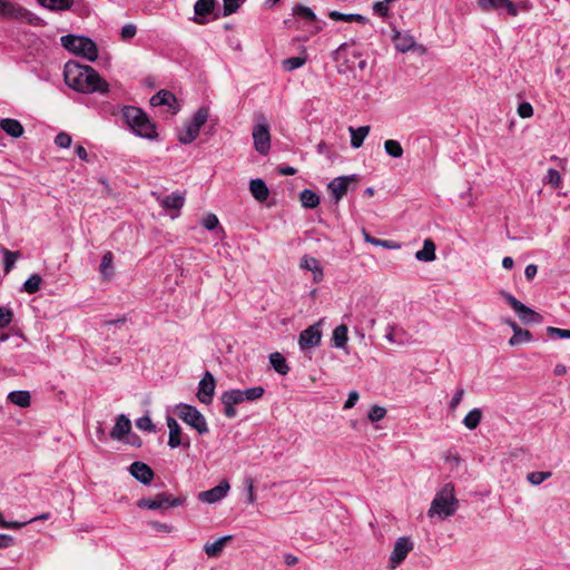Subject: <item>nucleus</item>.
<instances>
[{"label": "nucleus", "instance_id": "obj_27", "mask_svg": "<svg viewBox=\"0 0 570 570\" xmlns=\"http://www.w3.org/2000/svg\"><path fill=\"white\" fill-rule=\"evenodd\" d=\"M233 539V535H224L216 541L204 546V551L209 558H217L220 556L225 544Z\"/></svg>", "mask_w": 570, "mask_h": 570}, {"label": "nucleus", "instance_id": "obj_36", "mask_svg": "<svg viewBox=\"0 0 570 570\" xmlns=\"http://www.w3.org/2000/svg\"><path fill=\"white\" fill-rule=\"evenodd\" d=\"M482 420V411L479 407H474L468 412L462 423L469 430H475Z\"/></svg>", "mask_w": 570, "mask_h": 570}, {"label": "nucleus", "instance_id": "obj_2", "mask_svg": "<svg viewBox=\"0 0 570 570\" xmlns=\"http://www.w3.org/2000/svg\"><path fill=\"white\" fill-rule=\"evenodd\" d=\"M121 117L135 136L147 140L158 138L156 122L141 108L131 105L124 106Z\"/></svg>", "mask_w": 570, "mask_h": 570}, {"label": "nucleus", "instance_id": "obj_25", "mask_svg": "<svg viewBox=\"0 0 570 570\" xmlns=\"http://www.w3.org/2000/svg\"><path fill=\"white\" fill-rule=\"evenodd\" d=\"M22 9L23 7L16 2L0 0V16L2 18L19 20Z\"/></svg>", "mask_w": 570, "mask_h": 570}, {"label": "nucleus", "instance_id": "obj_35", "mask_svg": "<svg viewBox=\"0 0 570 570\" xmlns=\"http://www.w3.org/2000/svg\"><path fill=\"white\" fill-rule=\"evenodd\" d=\"M348 328L345 324H341L336 326L333 331V344L337 348H344L346 346L348 336H347Z\"/></svg>", "mask_w": 570, "mask_h": 570}, {"label": "nucleus", "instance_id": "obj_53", "mask_svg": "<svg viewBox=\"0 0 570 570\" xmlns=\"http://www.w3.org/2000/svg\"><path fill=\"white\" fill-rule=\"evenodd\" d=\"M386 415V409L383 406H380L377 404H374L371 406L367 417L371 422H377L384 419Z\"/></svg>", "mask_w": 570, "mask_h": 570}, {"label": "nucleus", "instance_id": "obj_1", "mask_svg": "<svg viewBox=\"0 0 570 570\" xmlns=\"http://www.w3.org/2000/svg\"><path fill=\"white\" fill-rule=\"evenodd\" d=\"M66 85L75 91L82 94H108L109 85L89 65H82L76 60H69L63 68Z\"/></svg>", "mask_w": 570, "mask_h": 570}, {"label": "nucleus", "instance_id": "obj_60", "mask_svg": "<svg viewBox=\"0 0 570 570\" xmlns=\"http://www.w3.org/2000/svg\"><path fill=\"white\" fill-rule=\"evenodd\" d=\"M218 224L219 220L215 214H207L202 220V225L207 230H214L218 226Z\"/></svg>", "mask_w": 570, "mask_h": 570}, {"label": "nucleus", "instance_id": "obj_38", "mask_svg": "<svg viewBox=\"0 0 570 570\" xmlns=\"http://www.w3.org/2000/svg\"><path fill=\"white\" fill-rule=\"evenodd\" d=\"M533 340V336L530 331L523 330L521 327H517L513 331V335L509 340V344L511 346L519 345L521 343H529Z\"/></svg>", "mask_w": 570, "mask_h": 570}, {"label": "nucleus", "instance_id": "obj_8", "mask_svg": "<svg viewBox=\"0 0 570 570\" xmlns=\"http://www.w3.org/2000/svg\"><path fill=\"white\" fill-rule=\"evenodd\" d=\"M252 136L255 150L259 155L266 156L271 149V134L269 125L263 116H261V121L253 127Z\"/></svg>", "mask_w": 570, "mask_h": 570}, {"label": "nucleus", "instance_id": "obj_51", "mask_svg": "<svg viewBox=\"0 0 570 570\" xmlns=\"http://www.w3.org/2000/svg\"><path fill=\"white\" fill-rule=\"evenodd\" d=\"M306 62L304 57H289L283 60V68L286 71H293L303 67Z\"/></svg>", "mask_w": 570, "mask_h": 570}, {"label": "nucleus", "instance_id": "obj_22", "mask_svg": "<svg viewBox=\"0 0 570 570\" xmlns=\"http://www.w3.org/2000/svg\"><path fill=\"white\" fill-rule=\"evenodd\" d=\"M392 39L395 42V49L400 52H406L415 46V40L411 35L402 33L395 28L393 29Z\"/></svg>", "mask_w": 570, "mask_h": 570}, {"label": "nucleus", "instance_id": "obj_37", "mask_svg": "<svg viewBox=\"0 0 570 570\" xmlns=\"http://www.w3.org/2000/svg\"><path fill=\"white\" fill-rule=\"evenodd\" d=\"M42 277L39 274H31L27 281L22 284L20 292L28 294H35L40 289Z\"/></svg>", "mask_w": 570, "mask_h": 570}, {"label": "nucleus", "instance_id": "obj_34", "mask_svg": "<svg viewBox=\"0 0 570 570\" xmlns=\"http://www.w3.org/2000/svg\"><path fill=\"white\" fill-rule=\"evenodd\" d=\"M8 401L20 407L30 405L31 396L28 391H12L8 394Z\"/></svg>", "mask_w": 570, "mask_h": 570}, {"label": "nucleus", "instance_id": "obj_40", "mask_svg": "<svg viewBox=\"0 0 570 570\" xmlns=\"http://www.w3.org/2000/svg\"><path fill=\"white\" fill-rule=\"evenodd\" d=\"M112 259H114V255L111 252H106L102 255V258H101V262L99 265V271H100L101 275L104 276V278L108 279L114 275Z\"/></svg>", "mask_w": 570, "mask_h": 570}, {"label": "nucleus", "instance_id": "obj_11", "mask_svg": "<svg viewBox=\"0 0 570 570\" xmlns=\"http://www.w3.org/2000/svg\"><path fill=\"white\" fill-rule=\"evenodd\" d=\"M322 341L321 322H317L299 333L298 346L301 351L320 346Z\"/></svg>", "mask_w": 570, "mask_h": 570}, {"label": "nucleus", "instance_id": "obj_15", "mask_svg": "<svg viewBox=\"0 0 570 570\" xmlns=\"http://www.w3.org/2000/svg\"><path fill=\"white\" fill-rule=\"evenodd\" d=\"M229 489H230V487H229L228 481L223 480L219 482L218 485H216L209 490L202 491L198 494V499L203 502L213 504V503H216V502H219L220 500H223L227 495Z\"/></svg>", "mask_w": 570, "mask_h": 570}, {"label": "nucleus", "instance_id": "obj_23", "mask_svg": "<svg viewBox=\"0 0 570 570\" xmlns=\"http://www.w3.org/2000/svg\"><path fill=\"white\" fill-rule=\"evenodd\" d=\"M0 128L12 138H20L23 132L21 122L13 118H3L0 120Z\"/></svg>", "mask_w": 570, "mask_h": 570}, {"label": "nucleus", "instance_id": "obj_62", "mask_svg": "<svg viewBox=\"0 0 570 570\" xmlns=\"http://www.w3.org/2000/svg\"><path fill=\"white\" fill-rule=\"evenodd\" d=\"M13 314L11 309L0 307V328H6L10 325Z\"/></svg>", "mask_w": 570, "mask_h": 570}, {"label": "nucleus", "instance_id": "obj_12", "mask_svg": "<svg viewBox=\"0 0 570 570\" xmlns=\"http://www.w3.org/2000/svg\"><path fill=\"white\" fill-rule=\"evenodd\" d=\"M479 8L484 12L505 11L509 16H518V6L511 0H478Z\"/></svg>", "mask_w": 570, "mask_h": 570}, {"label": "nucleus", "instance_id": "obj_45", "mask_svg": "<svg viewBox=\"0 0 570 570\" xmlns=\"http://www.w3.org/2000/svg\"><path fill=\"white\" fill-rule=\"evenodd\" d=\"M364 238L366 243L373 244L375 246H381L387 249H397L401 247V245L394 240L375 238L367 233H364Z\"/></svg>", "mask_w": 570, "mask_h": 570}, {"label": "nucleus", "instance_id": "obj_41", "mask_svg": "<svg viewBox=\"0 0 570 570\" xmlns=\"http://www.w3.org/2000/svg\"><path fill=\"white\" fill-rule=\"evenodd\" d=\"M199 135V130L188 122L184 130L178 135V140L183 145L191 144Z\"/></svg>", "mask_w": 570, "mask_h": 570}, {"label": "nucleus", "instance_id": "obj_33", "mask_svg": "<svg viewBox=\"0 0 570 570\" xmlns=\"http://www.w3.org/2000/svg\"><path fill=\"white\" fill-rule=\"evenodd\" d=\"M299 199L304 208L313 209L320 204V196L312 189L305 188L299 194Z\"/></svg>", "mask_w": 570, "mask_h": 570}, {"label": "nucleus", "instance_id": "obj_39", "mask_svg": "<svg viewBox=\"0 0 570 570\" xmlns=\"http://www.w3.org/2000/svg\"><path fill=\"white\" fill-rule=\"evenodd\" d=\"M40 6L53 10L62 11L71 8L73 0H37Z\"/></svg>", "mask_w": 570, "mask_h": 570}, {"label": "nucleus", "instance_id": "obj_57", "mask_svg": "<svg viewBox=\"0 0 570 570\" xmlns=\"http://www.w3.org/2000/svg\"><path fill=\"white\" fill-rule=\"evenodd\" d=\"M137 33V27L134 23H126L120 30V37L124 41L131 40Z\"/></svg>", "mask_w": 570, "mask_h": 570}, {"label": "nucleus", "instance_id": "obj_59", "mask_svg": "<svg viewBox=\"0 0 570 570\" xmlns=\"http://www.w3.org/2000/svg\"><path fill=\"white\" fill-rule=\"evenodd\" d=\"M464 396V389L463 387H456L454 391V394L449 403L450 411H455L459 404L462 402V399Z\"/></svg>", "mask_w": 570, "mask_h": 570}, {"label": "nucleus", "instance_id": "obj_28", "mask_svg": "<svg viewBox=\"0 0 570 570\" xmlns=\"http://www.w3.org/2000/svg\"><path fill=\"white\" fill-rule=\"evenodd\" d=\"M328 17L334 21H345V22H358L362 24L367 23L370 20L367 17L360 13H342L340 11L333 10L328 13Z\"/></svg>", "mask_w": 570, "mask_h": 570}, {"label": "nucleus", "instance_id": "obj_61", "mask_svg": "<svg viewBox=\"0 0 570 570\" xmlns=\"http://www.w3.org/2000/svg\"><path fill=\"white\" fill-rule=\"evenodd\" d=\"M548 335L557 338H570V330H563L559 327L548 326Z\"/></svg>", "mask_w": 570, "mask_h": 570}, {"label": "nucleus", "instance_id": "obj_3", "mask_svg": "<svg viewBox=\"0 0 570 570\" xmlns=\"http://www.w3.org/2000/svg\"><path fill=\"white\" fill-rule=\"evenodd\" d=\"M459 508V501L454 494V485L446 483L436 492L428 511L429 517L439 515L442 519L450 518L455 514Z\"/></svg>", "mask_w": 570, "mask_h": 570}, {"label": "nucleus", "instance_id": "obj_13", "mask_svg": "<svg viewBox=\"0 0 570 570\" xmlns=\"http://www.w3.org/2000/svg\"><path fill=\"white\" fill-rule=\"evenodd\" d=\"M220 401L224 405V415L228 419H234L237 415L235 406L243 403L244 397L239 389H232L222 394Z\"/></svg>", "mask_w": 570, "mask_h": 570}, {"label": "nucleus", "instance_id": "obj_58", "mask_svg": "<svg viewBox=\"0 0 570 570\" xmlns=\"http://www.w3.org/2000/svg\"><path fill=\"white\" fill-rule=\"evenodd\" d=\"M372 9L380 17L387 18L390 16V8L385 0L374 2Z\"/></svg>", "mask_w": 570, "mask_h": 570}, {"label": "nucleus", "instance_id": "obj_7", "mask_svg": "<svg viewBox=\"0 0 570 570\" xmlns=\"http://www.w3.org/2000/svg\"><path fill=\"white\" fill-rule=\"evenodd\" d=\"M502 295L523 324L529 325L542 323L543 317L541 314L524 305L510 293L503 292Z\"/></svg>", "mask_w": 570, "mask_h": 570}, {"label": "nucleus", "instance_id": "obj_56", "mask_svg": "<svg viewBox=\"0 0 570 570\" xmlns=\"http://www.w3.org/2000/svg\"><path fill=\"white\" fill-rule=\"evenodd\" d=\"M71 142H72L71 136L69 134L65 132V131H60L55 137V144L59 148L67 149V148H69L71 146Z\"/></svg>", "mask_w": 570, "mask_h": 570}, {"label": "nucleus", "instance_id": "obj_64", "mask_svg": "<svg viewBox=\"0 0 570 570\" xmlns=\"http://www.w3.org/2000/svg\"><path fill=\"white\" fill-rule=\"evenodd\" d=\"M358 397H360V395H358L357 391H351L348 393L347 400L345 401V403L343 405V409L344 410L352 409L358 401Z\"/></svg>", "mask_w": 570, "mask_h": 570}, {"label": "nucleus", "instance_id": "obj_54", "mask_svg": "<svg viewBox=\"0 0 570 570\" xmlns=\"http://www.w3.org/2000/svg\"><path fill=\"white\" fill-rule=\"evenodd\" d=\"M242 6V2L239 0H223V17H228L233 13H235L239 7Z\"/></svg>", "mask_w": 570, "mask_h": 570}, {"label": "nucleus", "instance_id": "obj_52", "mask_svg": "<svg viewBox=\"0 0 570 570\" xmlns=\"http://www.w3.org/2000/svg\"><path fill=\"white\" fill-rule=\"evenodd\" d=\"M543 183L550 185L553 188H558L561 184V175L554 168H549L547 175L543 178Z\"/></svg>", "mask_w": 570, "mask_h": 570}, {"label": "nucleus", "instance_id": "obj_18", "mask_svg": "<svg viewBox=\"0 0 570 570\" xmlns=\"http://www.w3.org/2000/svg\"><path fill=\"white\" fill-rule=\"evenodd\" d=\"M352 180H354V176H340L328 183L327 189L331 191L336 203L347 193L348 185Z\"/></svg>", "mask_w": 570, "mask_h": 570}, {"label": "nucleus", "instance_id": "obj_5", "mask_svg": "<svg viewBox=\"0 0 570 570\" xmlns=\"http://www.w3.org/2000/svg\"><path fill=\"white\" fill-rule=\"evenodd\" d=\"M176 413L184 423L195 429L198 434L203 435L209 432L205 416L196 406L180 403L176 406Z\"/></svg>", "mask_w": 570, "mask_h": 570}, {"label": "nucleus", "instance_id": "obj_32", "mask_svg": "<svg viewBox=\"0 0 570 570\" xmlns=\"http://www.w3.org/2000/svg\"><path fill=\"white\" fill-rule=\"evenodd\" d=\"M435 257V244L431 239H425L423 248L415 253V258L420 262H433Z\"/></svg>", "mask_w": 570, "mask_h": 570}, {"label": "nucleus", "instance_id": "obj_30", "mask_svg": "<svg viewBox=\"0 0 570 570\" xmlns=\"http://www.w3.org/2000/svg\"><path fill=\"white\" fill-rule=\"evenodd\" d=\"M269 363L275 372L281 375H287L289 372V366L287 364L286 358L279 352H274L269 355Z\"/></svg>", "mask_w": 570, "mask_h": 570}, {"label": "nucleus", "instance_id": "obj_48", "mask_svg": "<svg viewBox=\"0 0 570 570\" xmlns=\"http://www.w3.org/2000/svg\"><path fill=\"white\" fill-rule=\"evenodd\" d=\"M19 21H23L36 27L45 26L43 19H41L39 16L35 14L33 12L29 11L26 8L22 9V12L19 17Z\"/></svg>", "mask_w": 570, "mask_h": 570}, {"label": "nucleus", "instance_id": "obj_10", "mask_svg": "<svg viewBox=\"0 0 570 570\" xmlns=\"http://www.w3.org/2000/svg\"><path fill=\"white\" fill-rule=\"evenodd\" d=\"M412 549L413 542L410 538H399L395 541L393 550L390 556V569L394 570L397 566H400L405 560L410 551H412Z\"/></svg>", "mask_w": 570, "mask_h": 570}, {"label": "nucleus", "instance_id": "obj_31", "mask_svg": "<svg viewBox=\"0 0 570 570\" xmlns=\"http://www.w3.org/2000/svg\"><path fill=\"white\" fill-rule=\"evenodd\" d=\"M348 130L351 134V147L357 149L363 145L366 136L368 135L370 126H361L356 129L350 127Z\"/></svg>", "mask_w": 570, "mask_h": 570}, {"label": "nucleus", "instance_id": "obj_6", "mask_svg": "<svg viewBox=\"0 0 570 570\" xmlns=\"http://www.w3.org/2000/svg\"><path fill=\"white\" fill-rule=\"evenodd\" d=\"M185 503L184 498H175L169 493L163 492L156 494L154 499L141 498L137 502V507L149 510H167L169 508L180 507Z\"/></svg>", "mask_w": 570, "mask_h": 570}, {"label": "nucleus", "instance_id": "obj_17", "mask_svg": "<svg viewBox=\"0 0 570 570\" xmlns=\"http://www.w3.org/2000/svg\"><path fill=\"white\" fill-rule=\"evenodd\" d=\"M350 46L347 42H343L338 46L336 50L332 52V59L344 66V70H353L355 68V61L357 58H353L351 56V51L348 50Z\"/></svg>", "mask_w": 570, "mask_h": 570}, {"label": "nucleus", "instance_id": "obj_49", "mask_svg": "<svg viewBox=\"0 0 570 570\" xmlns=\"http://www.w3.org/2000/svg\"><path fill=\"white\" fill-rule=\"evenodd\" d=\"M551 475H552V472H550V471H534V472L528 473L527 480L532 485H540L542 482H544L546 480L551 478Z\"/></svg>", "mask_w": 570, "mask_h": 570}, {"label": "nucleus", "instance_id": "obj_46", "mask_svg": "<svg viewBox=\"0 0 570 570\" xmlns=\"http://www.w3.org/2000/svg\"><path fill=\"white\" fill-rule=\"evenodd\" d=\"M240 393L244 397V402H255L264 395L265 389L263 386H253L245 390H240Z\"/></svg>", "mask_w": 570, "mask_h": 570}, {"label": "nucleus", "instance_id": "obj_42", "mask_svg": "<svg viewBox=\"0 0 570 570\" xmlns=\"http://www.w3.org/2000/svg\"><path fill=\"white\" fill-rule=\"evenodd\" d=\"M292 11L295 17L307 22H314L316 20V16L309 7L296 4L293 7Z\"/></svg>", "mask_w": 570, "mask_h": 570}, {"label": "nucleus", "instance_id": "obj_43", "mask_svg": "<svg viewBox=\"0 0 570 570\" xmlns=\"http://www.w3.org/2000/svg\"><path fill=\"white\" fill-rule=\"evenodd\" d=\"M209 117V109L208 107H200L191 117L190 124L200 130V128L205 125Z\"/></svg>", "mask_w": 570, "mask_h": 570}, {"label": "nucleus", "instance_id": "obj_55", "mask_svg": "<svg viewBox=\"0 0 570 570\" xmlns=\"http://www.w3.org/2000/svg\"><path fill=\"white\" fill-rule=\"evenodd\" d=\"M136 426L141 431L155 432V425L149 415H142L136 420Z\"/></svg>", "mask_w": 570, "mask_h": 570}, {"label": "nucleus", "instance_id": "obj_19", "mask_svg": "<svg viewBox=\"0 0 570 570\" xmlns=\"http://www.w3.org/2000/svg\"><path fill=\"white\" fill-rule=\"evenodd\" d=\"M150 105L153 107L167 106L170 109H173V114H176L179 109L177 106L176 96L171 91L166 90V89H161V90L157 91L150 98Z\"/></svg>", "mask_w": 570, "mask_h": 570}, {"label": "nucleus", "instance_id": "obj_20", "mask_svg": "<svg viewBox=\"0 0 570 570\" xmlns=\"http://www.w3.org/2000/svg\"><path fill=\"white\" fill-rule=\"evenodd\" d=\"M166 423L169 429L168 446L170 449H176L180 445L189 446V441H187L186 443L183 442L181 429L178 422L173 416L168 415Z\"/></svg>", "mask_w": 570, "mask_h": 570}, {"label": "nucleus", "instance_id": "obj_50", "mask_svg": "<svg viewBox=\"0 0 570 570\" xmlns=\"http://www.w3.org/2000/svg\"><path fill=\"white\" fill-rule=\"evenodd\" d=\"M1 252L3 254L4 272L9 273L13 268V266L16 264V261L18 258L19 253L18 252H11V250H9L7 248H2Z\"/></svg>", "mask_w": 570, "mask_h": 570}, {"label": "nucleus", "instance_id": "obj_26", "mask_svg": "<svg viewBox=\"0 0 570 570\" xmlns=\"http://www.w3.org/2000/svg\"><path fill=\"white\" fill-rule=\"evenodd\" d=\"M384 337L392 344L403 345L407 342L406 332L397 326L389 324Z\"/></svg>", "mask_w": 570, "mask_h": 570}, {"label": "nucleus", "instance_id": "obj_29", "mask_svg": "<svg viewBox=\"0 0 570 570\" xmlns=\"http://www.w3.org/2000/svg\"><path fill=\"white\" fill-rule=\"evenodd\" d=\"M159 204L165 209L179 210L185 204V198L179 193H171L170 195H167L164 198H161L159 200Z\"/></svg>", "mask_w": 570, "mask_h": 570}, {"label": "nucleus", "instance_id": "obj_63", "mask_svg": "<svg viewBox=\"0 0 570 570\" xmlns=\"http://www.w3.org/2000/svg\"><path fill=\"white\" fill-rule=\"evenodd\" d=\"M518 115L521 118H530L533 115V107L528 101H522L518 106Z\"/></svg>", "mask_w": 570, "mask_h": 570}, {"label": "nucleus", "instance_id": "obj_14", "mask_svg": "<svg viewBox=\"0 0 570 570\" xmlns=\"http://www.w3.org/2000/svg\"><path fill=\"white\" fill-rule=\"evenodd\" d=\"M215 387L216 382L214 375L209 371H206L198 384L197 397L199 402L206 405L210 404L213 402Z\"/></svg>", "mask_w": 570, "mask_h": 570}, {"label": "nucleus", "instance_id": "obj_24", "mask_svg": "<svg viewBox=\"0 0 570 570\" xmlns=\"http://www.w3.org/2000/svg\"><path fill=\"white\" fill-rule=\"evenodd\" d=\"M249 191L258 202H265L269 196L266 183L262 178H254L249 181Z\"/></svg>", "mask_w": 570, "mask_h": 570}, {"label": "nucleus", "instance_id": "obj_9", "mask_svg": "<svg viewBox=\"0 0 570 570\" xmlns=\"http://www.w3.org/2000/svg\"><path fill=\"white\" fill-rule=\"evenodd\" d=\"M218 6L217 0H197L194 4V17L191 20L198 24H206L219 17L214 13Z\"/></svg>", "mask_w": 570, "mask_h": 570}, {"label": "nucleus", "instance_id": "obj_47", "mask_svg": "<svg viewBox=\"0 0 570 570\" xmlns=\"http://www.w3.org/2000/svg\"><path fill=\"white\" fill-rule=\"evenodd\" d=\"M385 153L393 158H401L403 156V148L397 140L387 139L384 142Z\"/></svg>", "mask_w": 570, "mask_h": 570}, {"label": "nucleus", "instance_id": "obj_44", "mask_svg": "<svg viewBox=\"0 0 570 570\" xmlns=\"http://www.w3.org/2000/svg\"><path fill=\"white\" fill-rule=\"evenodd\" d=\"M299 265L304 269L312 271L313 274L318 273L320 278H323V268L321 267L320 262L316 258L304 256L301 259Z\"/></svg>", "mask_w": 570, "mask_h": 570}, {"label": "nucleus", "instance_id": "obj_16", "mask_svg": "<svg viewBox=\"0 0 570 570\" xmlns=\"http://www.w3.org/2000/svg\"><path fill=\"white\" fill-rule=\"evenodd\" d=\"M129 473L140 483L148 485L151 483L155 473L153 469L141 462V461H135L129 466Z\"/></svg>", "mask_w": 570, "mask_h": 570}, {"label": "nucleus", "instance_id": "obj_21", "mask_svg": "<svg viewBox=\"0 0 570 570\" xmlns=\"http://www.w3.org/2000/svg\"><path fill=\"white\" fill-rule=\"evenodd\" d=\"M131 430L130 420L124 415L119 414L116 417V423L110 431V438L114 440H122Z\"/></svg>", "mask_w": 570, "mask_h": 570}, {"label": "nucleus", "instance_id": "obj_4", "mask_svg": "<svg viewBox=\"0 0 570 570\" xmlns=\"http://www.w3.org/2000/svg\"><path fill=\"white\" fill-rule=\"evenodd\" d=\"M61 46L68 51L81 56L88 61H96L98 58V48L96 42L86 36L66 35L60 38Z\"/></svg>", "mask_w": 570, "mask_h": 570}]
</instances>
